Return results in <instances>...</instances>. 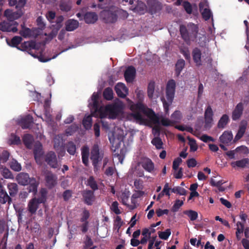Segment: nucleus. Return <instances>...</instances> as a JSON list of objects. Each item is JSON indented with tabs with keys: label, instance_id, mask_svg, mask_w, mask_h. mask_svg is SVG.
Segmentation results:
<instances>
[{
	"label": "nucleus",
	"instance_id": "ea45409f",
	"mask_svg": "<svg viewBox=\"0 0 249 249\" xmlns=\"http://www.w3.org/2000/svg\"><path fill=\"white\" fill-rule=\"evenodd\" d=\"M183 213L184 214L187 215L191 221H195L198 217L197 213L193 210H185Z\"/></svg>",
	"mask_w": 249,
	"mask_h": 249
},
{
	"label": "nucleus",
	"instance_id": "ddd939ff",
	"mask_svg": "<svg viewBox=\"0 0 249 249\" xmlns=\"http://www.w3.org/2000/svg\"><path fill=\"white\" fill-rule=\"evenodd\" d=\"M114 89L117 95L121 98H124L128 93V89L122 83H118Z\"/></svg>",
	"mask_w": 249,
	"mask_h": 249
},
{
	"label": "nucleus",
	"instance_id": "bb28decb",
	"mask_svg": "<svg viewBox=\"0 0 249 249\" xmlns=\"http://www.w3.org/2000/svg\"><path fill=\"white\" fill-rule=\"evenodd\" d=\"M204 4L202 2L199 4V10L201 12L202 16L205 20H209L212 16V12L209 9L203 8Z\"/></svg>",
	"mask_w": 249,
	"mask_h": 249
},
{
	"label": "nucleus",
	"instance_id": "58836bf2",
	"mask_svg": "<svg viewBox=\"0 0 249 249\" xmlns=\"http://www.w3.org/2000/svg\"><path fill=\"white\" fill-rule=\"evenodd\" d=\"M83 125L84 128L89 130L91 128L92 126V118L91 116L89 115L85 117L83 120Z\"/></svg>",
	"mask_w": 249,
	"mask_h": 249
},
{
	"label": "nucleus",
	"instance_id": "4be33fe9",
	"mask_svg": "<svg viewBox=\"0 0 249 249\" xmlns=\"http://www.w3.org/2000/svg\"><path fill=\"white\" fill-rule=\"evenodd\" d=\"M98 19V16L95 12H89L84 15V20L86 23H95Z\"/></svg>",
	"mask_w": 249,
	"mask_h": 249
},
{
	"label": "nucleus",
	"instance_id": "20e7f679",
	"mask_svg": "<svg viewBox=\"0 0 249 249\" xmlns=\"http://www.w3.org/2000/svg\"><path fill=\"white\" fill-rule=\"evenodd\" d=\"M18 23L14 20H4L0 22V31L2 32L17 33Z\"/></svg>",
	"mask_w": 249,
	"mask_h": 249
},
{
	"label": "nucleus",
	"instance_id": "39448f33",
	"mask_svg": "<svg viewBox=\"0 0 249 249\" xmlns=\"http://www.w3.org/2000/svg\"><path fill=\"white\" fill-rule=\"evenodd\" d=\"M106 110H108V115L111 119H115L123 110L122 104L114 103L106 106Z\"/></svg>",
	"mask_w": 249,
	"mask_h": 249
},
{
	"label": "nucleus",
	"instance_id": "79ce46f5",
	"mask_svg": "<svg viewBox=\"0 0 249 249\" xmlns=\"http://www.w3.org/2000/svg\"><path fill=\"white\" fill-rule=\"evenodd\" d=\"M155 84L153 81L149 82L147 87V95L150 99H152L155 91Z\"/></svg>",
	"mask_w": 249,
	"mask_h": 249
},
{
	"label": "nucleus",
	"instance_id": "b1692460",
	"mask_svg": "<svg viewBox=\"0 0 249 249\" xmlns=\"http://www.w3.org/2000/svg\"><path fill=\"white\" fill-rule=\"evenodd\" d=\"M78 21L73 19H68L65 23L66 30L69 32L74 31L78 28Z\"/></svg>",
	"mask_w": 249,
	"mask_h": 249
},
{
	"label": "nucleus",
	"instance_id": "6e6d98bb",
	"mask_svg": "<svg viewBox=\"0 0 249 249\" xmlns=\"http://www.w3.org/2000/svg\"><path fill=\"white\" fill-rule=\"evenodd\" d=\"M1 174L5 178L13 179L14 178L13 175L9 169L6 168H4L2 171Z\"/></svg>",
	"mask_w": 249,
	"mask_h": 249
},
{
	"label": "nucleus",
	"instance_id": "f8f14e48",
	"mask_svg": "<svg viewBox=\"0 0 249 249\" xmlns=\"http://www.w3.org/2000/svg\"><path fill=\"white\" fill-rule=\"evenodd\" d=\"M83 197L85 204L88 205H92L95 200L94 192L91 190H85L83 193Z\"/></svg>",
	"mask_w": 249,
	"mask_h": 249
},
{
	"label": "nucleus",
	"instance_id": "9b49d317",
	"mask_svg": "<svg viewBox=\"0 0 249 249\" xmlns=\"http://www.w3.org/2000/svg\"><path fill=\"white\" fill-rule=\"evenodd\" d=\"M46 186L52 189L54 187L57 183V178L51 172H47L45 176Z\"/></svg>",
	"mask_w": 249,
	"mask_h": 249
},
{
	"label": "nucleus",
	"instance_id": "a18cd8bd",
	"mask_svg": "<svg viewBox=\"0 0 249 249\" xmlns=\"http://www.w3.org/2000/svg\"><path fill=\"white\" fill-rule=\"evenodd\" d=\"M10 154L7 151H3L0 153V168H2V166L1 163H5L9 158Z\"/></svg>",
	"mask_w": 249,
	"mask_h": 249
},
{
	"label": "nucleus",
	"instance_id": "473e14b6",
	"mask_svg": "<svg viewBox=\"0 0 249 249\" xmlns=\"http://www.w3.org/2000/svg\"><path fill=\"white\" fill-rule=\"evenodd\" d=\"M29 185L28 187V193H33L34 195H36L37 191L38 184L35 178H32L31 181L29 183Z\"/></svg>",
	"mask_w": 249,
	"mask_h": 249
},
{
	"label": "nucleus",
	"instance_id": "8fccbe9b",
	"mask_svg": "<svg viewBox=\"0 0 249 249\" xmlns=\"http://www.w3.org/2000/svg\"><path fill=\"white\" fill-rule=\"evenodd\" d=\"M151 143L155 146L157 149H160L162 148L163 142L161 139L159 137L154 138L152 140Z\"/></svg>",
	"mask_w": 249,
	"mask_h": 249
},
{
	"label": "nucleus",
	"instance_id": "5fc2aeb1",
	"mask_svg": "<svg viewBox=\"0 0 249 249\" xmlns=\"http://www.w3.org/2000/svg\"><path fill=\"white\" fill-rule=\"evenodd\" d=\"M149 117L150 120L155 124H159L160 123V119L159 117L156 114L155 112L152 110H150Z\"/></svg>",
	"mask_w": 249,
	"mask_h": 249
},
{
	"label": "nucleus",
	"instance_id": "680f3d73",
	"mask_svg": "<svg viewBox=\"0 0 249 249\" xmlns=\"http://www.w3.org/2000/svg\"><path fill=\"white\" fill-rule=\"evenodd\" d=\"M160 123L164 126H172L175 124V121H172L168 118H162Z\"/></svg>",
	"mask_w": 249,
	"mask_h": 249
},
{
	"label": "nucleus",
	"instance_id": "c756f323",
	"mask_svg": "<svg viewBox=\"0 0 249 249\" xmlns=\"http://www.w3.org/2000/svg\"><path fill=\"white\" fill-rule=\"evenodd\" d=\"M7 188L11 197L15 196L18 190V185L16 183H9L7 185Z\"/></svg>",
	"mask_w": 249,
	"mask_h": 249
},
{
	"label": "nucleus",
	"instance_id": "2eb2a0df",
	"mask_svg": "<svg viewBox=\"0 0 249 249\" xmlns=\"http://www.w3.org/2000/svg\"><path fill=\"white\" fill-rule=\"evenodd\" d=\"M244 107L243 104L239 103L235 107L232 112L231 118L233 121L239 120L241 117L243 112Z\"/></svg>",
	"mask_w": 249,
	"mask_h": 249
},
{
	"label": "nucleus",
	"instance_id": "0eeeda50",
	"mask_svg": "<svg viewBox=\"0 0 249 249\" xmlns=\"http://www.w3.org/2000/svg\"><path fill=\"white\" fill-rule=\"evenodd\" d=\"M36 43L35 41H25L17 48L21 51L27 52L32 56L36 58L38 56L33 53V50H36Z\"/></svg>",
	"mask_w": 249,
	"mask_h": 249
},
{
	"label": "nucleus",
	"instance_id": "4d7b16f0",
	"mask_svg": "<svg viewBox=\"0 0 249 249\" xmlns=\"http://www.w3.org/2000/svg\"><path fill=\"white\" fill-rule=\"evenodd\" d=\"M188 139L189 141V144L190 147V151L195 152L196 151L197 149V146L196 144V140L193 138H190L189 137H188Z\"/></svg>",
	"mask_w": 249,
	"mask_h": 249
},
{
	"label": "nucleus",
	"instance_id": "423d86ee",
	"mask_svg": "<svg viewBox=\"0 0 249 249\" xmlns=\"http://www.w3.org/2000/svg\"><path fill=\"white\" fill-rule=\"evenodd\" d=\"M103 158V155L100 154L98 146L94 145L91 151L90 159L94 170L98 169V163L102 160Z\"/></svg>",
	"mask_w": 249,
	"mask_h": 249
},
{
	"label": "nucleus",
	"instance_id": "6ab92c4d",
	"mask_svg": "<svg viewBox=\"0 0 249 249\" xmlns=\"http://www.w3.org/2000/svg\"><path fill=\"white\" fill-rule=\"evenodd\" d=\"M247 124L248 123L246 120H242L240 122L239 129L234 138L235 140L238 141L243 136L247 129Z\"/></svg>",
	"mask_w": 249,
	"mask_h": 249
},
{
	"label": "nucleus",
	"instance_id": "5701e85b",
	"mask_svg": "<svg viewBox=\"0 0 249 249\" xmlns=\"http://www.w3.org/2000/svg\"><path fill=\"white\" fill-rule=\"evenodd\" d=\"M193 59L196 65L199 66L202 65L201 63V52L197 48H195L192 52Z\"/></svg>",
	"mask_w": 249,
	"mask_h": 249
},
{
	"label": "nucleus",
	"instance_id": "c9c22d12",
	"mask_svg": "<svg viewBox=\"0 0 249 249\" xmlns=\"http://www.w3.org/2000/svg\"><path fill=\"white\" fill-rule=\"evenodd\" d=\"M94 112L100 118H106L108 115V110H106V106L105 107L101 106L99 109H97Z\"/></svg>",
	"mask_w": 249,
	"mask_h": 249
},
{
	"label": "nucleus",
	"instance_id": "c85d7f7f",
	"mask_svg": "<svg viewBox=\"0 0 249 249\" xmlns=\"http://www.w3.org/2000/svg\"><path fill=\"white\" fill-rule=\"evenodd\" d=\"M229 122L230 119L228 115L224 114L218 121L217 126L219 129H224Z\"/></svg>",
	"mask_w": 249,
	"mask_h": 249
},
{
	"label": "nucleus",
	"instance_id": "f3484780",
	"mask_svg": "<svg viewBox=\"0 0 249 249\" xmlns=\"http://www.w3.org/2000/svg\"><path fill=\"white\" fill-rule=\"evenodd\" d=\"M16 179L19 184L27 185L31 181L32 178L29 177L28 174L22 172L18 174Z\"/></svg>",
	"mask_w": 249,
	"mask_h": 249
},
{
	"label": "nucleus",
	"instance_id": "3c124183",
	"mask_svg": "<svg viewBox=\"0 0 249 249\" xmlns=\"http://www.w3.org/2000/svg\"><path fill=\"white\" fill-rule=\"evenodd\" d=\"M171 232L169 229H166L164 231H159L158 235L159 237L163 240H166L168 239L170 235H171Z\"/></svg>",
	"mask_w": 249,
	"mask_h": 249
},
{
	"label": "nucleus",
	"instance_id": "6e6552de",
	"mask_svg": "<svg viewBox=\"0 0 249 249\" xmlns=\"http://www.w3.org/2000/svg\"><path fill=\"white\" fill-rule=\"evenodd\" d=\"M101 17L107 23L115 22L118 18L116 13L110 10H104L101 12Z\"/></svg>",
	"mask_w": 249,
	"mask_h": 249
},
{
	"label": "nucleus",
	"instance_id": "de8ad7c7",
	"mask_svg": "<svg viewBox=\"0 0 249 249\" xmlns=\"http://www.w3.org/2000/svg\"><path fill=\"white\" fill-rule=\"evenodd\" d=\"M132 113L131 114V116L136 120L137 122L143 123L144 122V119L142 117L141 113L139 111H132Z\"/></svg>",
	"mask_w": 249,
	"mask_h": 249
},
{
	"label": "nucleus",
	"instance_id": "13d9d810",
	"mask_svg": "<svg viewBox=\"0 0 249 249\" xmlns=\"http://www.w3.org/2000/svg\"><path fill=\"white\" fill-rule=\"evenodd\" d=\"M237 228L236 231V236L238 238L239 234L243 233L244 229V222H237L236 223Z\"/></svg>",
	"mask_w": 249,
	"mask_h": 249
},
{
	"label": "nucleus",
	"instance_id": "e433bc0d",
	"mask_svg": "<svg viewBox=\"0 0 249 249\" xmlns=\"http://www.w3.org/2000/svg\"><path fill=\"white\" fill-rule=\"evenodd\" d=\"M130 109L132 111H141L143 113L145 112V107L144 105L141 103L131 105L130 107Z\"/></svg>",
	"mask_w": 249,
	"mask_h": 249
},
{
	"label": "nucleus",
	"instance_id": "72a5a7b5",
	"mask_svg": "<svg viewBox=\"0 0 249 249\" xmlns=\"http://www.w3.org/2000/svg\"><path fill=\"white\" fill-rule=\"evenodd\" d=\"M33 142V138L31 135L27 134L24 135L23 137V142L27 148H31Z\"/></svg>",
	"mask_w": 249,
	"mask_h": 249
},
{
	"label": "nucleus",
	"instance_id": "4468645a",
	"mask_svg": "<svg viewBox=\"0 0 249 249\" xmlns=\"http://www.w3.org/2000/svg\"><path fill=\"white\" fill-rule=\"evenodd\" d=\"M135 75L136 69L132 66L128 67L124 73V77L126 81L128 83L132 82L134 80Z\"/></svg>",
	"mask_w": 249,
	"mask_h": 249
},
{
	"label": "nucleus",
	"instance_id": "a211bd4d",
	"mask_svg": "<svg viewBox=\"0 0 249 249\" xmlns=\"http://www.w3.org/2000/svg\"><path fill=\"white\" fill-rule=\"evenodd\" d=\"M231 164L233 168L236 167L241 168H249V159L244 158L240 160L232 161Z\"/></svg>",
	"mask_w": 249,
	"mask_h": 249
},
{
	"label": "nucleus",
	"instance_id": "c03bdc74",
	"mask_svg": "<svg viewBox=\"0 0 249 249\" xmlns=\"http://www.w3.org/2000/svg\"><path fill=\"white\" fill-rule=\"evenodd\" d=\"M87 185L89 186L93 191L98 189V186L94 178L90 176L87 180Z\"/></svg>",
	"mask_w": 249,
	"mask_h": 249
},
{
	"label": "nucleus",
	"instance_id": "f257e3e1",
	"mask_svg": "<svg viewBox=\"0 0 249 249\" xmlns=\"http://www.w3.org/2000/svg\"><path fill=\"white\" fill-rule=\"evenodd\" d=\"M181 37L187 44H191V40H194L197 36L198 28L196 24L190 23L187 26L182 24L179 26Z\"/></svg>",
	"mask_w": 249,
	"mask_h": 249
},
{
	"label": "nucleus",
	"instance_id": "603ef678",
	"mask_svg": "<svg viewBox=\"0 0 249 249\" xmlns=\"http://www.w3.org/2000/svg\"><path fill=\"white\" fill-rule=\"evenodd\" d=\"M78 129V126L75 124H72L66 130V134L68 136L72 135Z\"/></svg>",
	"mask_w": 249,
	"mask_h": 249
},
{
	"label": "nucleus",
	"instance_id": "aec40b11",
	"mask_svg": "<svg viewBox=\"0 0 249 249\" xmlns=\"http://www.w3.org/2000/svg\"><path fill=\"white\" fill-rule=\"evenodd\" d=\"M149 10L152 14H155L161 9L160 4L157 0H149L147 1Z\"/></svg>",
	"mask_w": 249,
	"mask_h": 249
},
{
	"label": "nucleus",
	"instance_id": "0e129e2a",
	"mask_svg": "<svg viewBox=\"0 0 249 249\" xmlns=\"http://www.w3.org/2000/svg\"><path fill=\"white\" fill-rule=\"evenodd\" d=\"M183 204V201L182 200H180L179 199H177L176 200L175 203L173 205L172 211L173 212H177L179 208L182 206Z\"/></svg>",
	"mask_w": 249,
	"mask_h": 249
},
{
	"label": "nucleus",
	"instance_id": "052dcab7",
	"mask_svg": "<svg viewBox=\"0 0 249 249\" xmlns=\"http://www.w3.org/2000/svg\"><path fill=\"white\" fill-rule=\"evenodd\" d=\"M90 216V213L89 211L87 209H84L82 213V217L80 218V221L81 222H89L88 219Z\"/></svg>",
	"mask_w": 249,
	"mask_h": 249
},
{
	"label": "nucleus",
	"instance_id": "a878e982",
	"mask_svg": "<svg viewBox=\"0 0 249 249\" xmlns=\"http://www.w3.org/2000/svg\"><path fill=\"white\" fill-rule=\"evenodd\" d=\"M82 160L83 164L87 166L89 165V148L84 146L81 149Z\"/></svg>",
	"mask_w": 249,
	"mask_h": 249
},
{
	"label": "nucleus",
	"instance_id": "338daca9",
	"mask_svg": "<svg viewBox=\"0 0 249 249\" xmlns=\"http://www.w3.org/2000/svg\"><path fill=\"white\" fill-rule=\"evenodd\" d=\"M62 196L64 200L67 201L72 196V191L70 190H67L63 192Z\"/></svg>",
	"mask_w": 249,
	"mask_h": 249
},
{
	"label": "nucleus",
	"instance_id": "37998d69",
	"mask_svg": "<svg viewBox=\"0 0 249 249\" xmlns=\"http://www.w3.org/2000/svg\"><path fill=\"white\" fill-rule=\"evenodd\" d=\"M10 168L14 171L19 172L21 170V164L16 160L13 159L10 163Z\"/></svg>",
	"mask_w": 249,
	"mask_h": 249
},
{
	"label": "nucleus",
	"instance_id": "e2e57ef3",
	"mask_svg": "<svg viewBox=\"0 0 249 249\" xmlns=\"http://www.w3.org/2000/svg\"><path fill=\"white\" fill-rule=\"evenodd\" d=\"M181 118V114L179 111L176 110L171 115V118L172 121H175V124L179 121Z\"/></svg>",
	"mask_w": 249,
	"mask_h": 249
},
{
	"label": "nucleus",
	"instance_id": "a19ab883",
	"mask_svg": "<svg viewBox=\"0 0 249 249\" xmlns=\"http://www.w3.org/2000/svg\"><path fill=\"white\" fill-rule=\"evenodd\" d=\"M145 7V5L143 2H138L137 5L133 8V10L141 15L144 13Z\"/></svg>",
	"mask_w": 249,
	"mask_h": 249
},
{
	"label": "nucleus",
	"instance_id": "774afa93",
	"mask_svg": "<svg viewBox=\"0 0 249 249\" xmlns=\"http://www.w3.org/2000/svg\"><path fill=\"white\" fill-rule=\"evenodd\" d=\"M213 112L212 110V109L211 107L209 106L205 110V114H204V118H213Z\"/></svg>",
	"mask_w": 249,
	"mask_h": 249
},
{
	"label": "nucleus",
	"instance_id": "1a4fd4ad",
	"mask_svg": "<svg viewBox=\"0 0 249 249\" xmlns=\"http://www.w3.org/2000/svg\"><path fill=\"white\" fill-rule=\"evenodd\" d=\"M45 161L53 168H57L58 167L56 156L54 152L50 151L47 154Z\"/></svg>",
	"mask_w": 249,
	"mask_h": 249
},
{
	"label": "nucleus",
	"instance_id": "f03ea898",
	"mask_svg": "<svg viewBox=\"0 0 249 249\" xmlns=\"http://www.w3.org/2000/svg\"><path fill=\"white\" fill-rule=\"evenodd\" d=\"M176 89V82L175 80L171 79L168 81L166 88V101L164 98L161 99L163 104V107L165 113H169V107L172 104L174 98Z\"/></svg>",
	"mask_w": 249,
	"mask_h": 249
},
{
	"label": "nucleus",
	"instance_id": "cd10ccee",
	"mask_svg": "<svg viewBox=\"0 0 249 249\" xmlns=\"http://www.w3.org/2000/svg\"><path fill=\"white\" fill-rule=\"evenodd\" d=\"M12 202V198L8 196L7 192L5 190H1L0 191V205L1 204H5L6 202L8 204H10Z\"/></svg>",
	"mask_w": 249,
	"mask_h": 249
},
{
	"label": "nucleus",
	"instance_id": "393cba45",
	"mask_svg": "<svg viewBox=\"0 0 249 249\" xmlns=\"http://www.w3.org/2000/svg\"><path fill=\"white\" fill-rule=\"evenodd\" d=\"M43 154L42 144L40 142H38L35 144L34 149V157L36 161L38 160H39L43 155Z\"/></svg>",
	"mask_w": 249,
	"mask_h": 249
},
{
	"label": "nucleus",
	"instance_id": "864d4df0",
	"mask_svg": "<svg viewBox=\"0 0 249 249\" xmlns=\"http://www.w3.org/2000/svg\"><path fill=\"white\" fill-rule=\"evenodd\" d=\"M9 141L12 144L19 145L21 143V141L19 137L17 136L14 133L11 134L10 139Z\"/></svg>",
	"mask_w": 249,
	"mask_h": 249
},
{
	"label": "nucleus",
	"instance_id": "49530a36",
	"mask_svg": "<svg viewBox=\"0 0 249 249\" xmlns=\"http://www.w3.org/2000/svg\"><path fill=\"white\" fill-rule=\"evenodd\" d=\"M22 40V38L21 37L19 36H15L12 38L11 42L9 44L13 47H19L18 45L20 44Z\"/></svg>",
	"mask_w": 249,
	"mask_h": 249
},
{
	"label": "nucleus",
	"instance_id": "09e8293b",
	"mask_svg": "<svg viewBox=\"0 0 249 249\" xmlns=\"http://www.w3.org/2000/svg\"><path fill=\"white\" fill-rule=\"evenodd\" d=\"M171 191L172 193L181 196H185L187 193V191L184 188L180 186L174 187L171 189Z\"/></svg>",
	"mask_w": 249,
	"mask_h": 249
},
{
	"label": "nucleus",
	"instance_id": "9d476101",
	"mask_svg": "<svg viewBox=\"0 0 249 249\" xmlns=\"http://www.w3.org/2000/svg\"><path fill=\"white\" fill-rule=\"evenodd\" d=\"M33 123V117L30 114H28L20 120L18 124L22 129H27L31 127Z\"/></svg>",
	"mask_w": 249,
	"mask_h": 249
},
{
	"label": "nucleus",
	"instance_id": "7c9ffc66",
	"mask_svg": "<svg viewBox=\"0 0 249 249\" xmlns=\"http://www.w3.org/2000/svg\"><path fill=\"white\" fill-rule=\"evenodd\" d=\"M185 64V62L182 59H179L177 62L175 66V74L177 77L180 75L181 71L184 68Z\"/></svg>",
	"mask_w": 249,
	"mask_h": 249
},
{
	"label": "nucleus",
	"instance_id": "bf43d9fd",
	"mask_svg": "<svg viewBox=\"0 0 249 249\" xmlns=\"http://www.w3.org/2000/svg\"><path fill=\"white\" fill-rule=\"evenodd\" d=\"M182 5L186 12L188 14H191L192 13V6L188 1H184Z\"/></svg>",
	"mask_w": 249,
	"mask_h": 249
},
{
	"label": "nucleus",
	"instance_id": "2f4dec72",
	"mask_svg": "<svg viewBox=\"0 0 249 249\" xmlns=\"http://www.w3.org/2000/svg\"><path fill=\"white\" fill-rule=\"evenodd\" d=\"M21 27L22 28V30H21L19 34L23 37L27 38V37H31L33 35V32L32 30L26 27L25 26L24 23H23L21 25Z\"/></svg>",
	"mask_w": 249,
	"mask_h": 249
},
{
	"label": "nucleus",
	"instance_id": "7ed1b4c3",
	"mask_svg": "<svg viewBox=\"0 0 249 249\" xmlns=\"http://www.w3.org/2000/svg\"><path fill=\"white\" fill-rule=\"evenodd\" d=\"M47 192L44 189L40 191V196L38 198L36 197L31 199L27 205V210L31 215L36 213V211L41 203H45L46 201Z\"/></svg>",
	"mask_w": 249,
	"mask_h": 249
},
{
	"label": "nucleus",
	"instance_id": "412c9836",
	"mask_svg": "<svg viewBox=\"0 0 249 249\" xmlns=\"http://www.w3.org/2000/svg\"><path fill=\"white\" fill-rule=\"evenodd\" d=\"M233 136L231 131H224L220 136L219 140L223 144H229L232 140Z\"/></svg>",
	"mask_w": 249,
	"mask_h": 249
},
{
	"label": "nucleus",
	"instance_id": "69168bd1",
	"mask_svg": "<svg viewBox=\"0 0 249 249\" xmlns=\"http://www.w3.org/2000/svg\"><path fill=\"white\" fill-rule=\"evenodd\" d=\"M118 203L115 201L113 202L111 204V209L116 214H119L121 213V211L118 208Z\"/></svg>",
	"mask_w": 249,
	"mask_h": 249
},
{
	"label": "nucleus",
	"instance_id": "dca6fc26",
	"mask_svg": "<svg viewBox=\"0 0 249 249\" xmlns=\"http://www.w3.org/2000/svg\"><path fill=\"white\" fill-rule=\"evenodd\" d=\"M141 164L142 168L148 172H151L154 169V164L149 158H143L142 159Z\"/></svg>",
	"mask_w": 249,
	"mask_h": 249
},
{
	"label": "nucleus",
	"instance_id": "f704fd0d",
	"mask_svg": "<svg viewBox=\"0 0 249 249\" xmlns=\"http://www.w3.org/2000/svg\"><path fill=\"white\" fill-rule=\"evenodd\" d=\"M67 152L71 155H74L76 153V147L72 141H70L66 144Z\"/></svg>",
	"mask_w": 249,
	"mask_h": 249
},
{
	"label": "nucleus",
	"instance_id": "4c0bfd02",
	"mask_svg": "<svg viewBox=\"0 0 249 249\" xmlns=\"http://www.w3.org/2000/svg\"><path fill=\"white\" fill-rule=\"evenodd\" d=\"M103 97L107 100H111L113 98V91L111 88H106L103 92Z\"/></svg>",
	"mask_w": 249,
	"mask_h": 249
}]
</instances>
